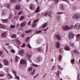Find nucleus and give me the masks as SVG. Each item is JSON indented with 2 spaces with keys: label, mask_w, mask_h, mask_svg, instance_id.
<instances>
[{
  "label": "nucleus",
  "mask_w": 80,
  "mask_h": 80,
  "mask_svg": "<svg viewBox=\"0 0 80 80\" xmlns=\"http://www.w3.org/2000/svg\"><path fill=\"white\" fill-rule=\"evenodd\" d=\"M80 18V14L78 13H77L75 14H73L72 16V18L75 19V20H78Z\"/></svg>",
  "instance_id": "nucleus-1"
},
{
  "label": "nucleus",
  "mask_w": 80,
  "mask_h": 80,
  "mask_svg": "<svg viewBox=\"0 0 80 80\" xmlns=\"http://www.w3.org/2000/svg\"><path fill=\"white\" fill-rule=\"evenodd\" d=\"M74 28H75V30H78L80 28V24L76 23L74 26Z\"/></svg>",
  "instance_id": "nucleus-2"
},
{
  "label": "nucleus",
  "mask_w": 80,
  "mask_h": 80,
  "mask_svg": "<svg viewBox=\"0 0 80 80\" xmlns=\"http://www.w3.org/2000/svg\"><path fill=\"white\" fill-rule=\"evenodd\" d=\"M73 37H74V34L73 33H71L68 35V38L70 40L73 38Z\"/></svg>",
  "instance_id": "nucleus-3"
},
{
  "label": "nucleus",
  "mask_w": 80,
  "mask_h": 80,
  "mask_svg": "<svg viewBox=\"0 0 80 80\" xmlns=\"http://www.w3.org/2000/svg\"><path fill=\"white\" fill-rule=\"evenodd\" d=\"M42 60V58L41 56H38L36 58V62H38V63H39L40 62V60Z\"/></svg>",
  "instance_id": "nucleus-4"
},
{
  "label": "nucleus",
  "mask_w": 80,
  "mask_h": 80,
  "mask_svg": "<svg viewBox=\"0 0 80 80\" xmlns=\"http://www.w3.org/2000/svg\"><path fill=\"white\" fill-rule=\"evenodd\" d=\"M70 27L68 26H62V28L63 30H68L69 29Z\"/></svg>",
  "instance_id": "nucleus-5"
},
{
  "label": "nucleus",
  "mask_w": 80,
  "mask_h": 80,
  "mask_svg": "<svg viewBox=\"0 0 80 80\" xmlns=\"http://www.w3.org/2000/svg\"><path fill=\"white\" fill-rule=\"evenodd\" d=\"M19 54L21 55V56H22V57H23V56H24V55H25V53H24V50H21L19 52Z\"/></svg>",
  "instance_id": "nucleus-6"
},
{
  "label": "nucleus",
  "mask_w": 80,
  "mask_h": 80,
  "mask_svg": "<svg viewBox=\"0 0 80 80\" xmlns=\"http://www.w3.org/2000/svg\"><path fill=\"white\" fill-rule=\"evenodd\" d=\"M59 8L60 10H65V7L63 6V4L61 3L60 4Z\"/></svg>",
  "instance_id": "nucleus-7"
},
{
  "label": "nucleus",
  "mask_w": 80,
  "mask_h": 80,
  "mask_svg": "<svg viewBox=\"0 0 80 80\" xmlns=\"http://www.w3.org/2000/svg\"><path fill=\"white\" fill-rule=\"evenodd\" d=\"M27 58L28 60H30L31 59V58H32V55L28 53H27Z\"/></svg>",
  "instance_id": "nucleus-8"
},
{
  "label": "nucleus",
  "mask_w": 80,
  "mask_h": 80,
  "mask_svg": "<svg viewBox=\"0 0 80 80\" xmlns=\"http://www.w3.org/2000/svg\"><path fill=\"white\" fill-rule=\"evenodd\" d=\"M51 13H52V11H50L48 12V11H47L45 13L44 16L45 17H47L48 15H50V14H51Z\"/></svg>",
  "instance_id": "nucleus-9"
},
{
  "label": "nucleus",
  "mask_w": 80,
  "mask_h": 80,
  "mask_svg": "<svg viewBox=\"0 0 80 80\" xmlns=\"http://www.w3.org/2000/svg\"><path fill=\"white\" fill-rule=\"evenodd\" d=\"M64 50H67V51H69L70 50V47L68 46H66L64 47Z\"/></svg>",
  "instance_id": "nucleus-10"
},
{
  "label": "nucleus",
  "mask_w": 80,
  "mask_h": 80,
  "mask_svg": "<svg viewBox=\"0 0 80 80\" xmlns=\"http://www.w3.org/2000/svg\"><path fill=\"white\" fill-rule=\"evenodd\" d=\"M26 62H27V61L26 60L22 59L20 61V63H21V64H25V63H26Z\"/></svg>",
  "instance_id": "nucleus-11"
},
{
  "label": "nucleus",
  "mask_w": 80,
  "mask_h": 80,
  "mask_svg": "<svg viewBox=\"0 0 80 80\" xmlns=\"http://www.w3.org/2000/svg\"><path fill=\"white\" fill-rule=\"evenodd\" d=\"M30 10H34L35 9V6L34 5L31 4L30 6Z\"/></svg>",
  "instance_id": "nucleus-12"
},
{
  "label": "nucleus",
  "mask_w": 80,
  "mask_h": 80,
  "mask_svg": "<svg viewBox=\"0 0 80 80\" xmlns=\"http://www.w3.org/2000/svg\"><path fill=\"white\" fill-rule=\"evenodd\" d=\"M7 32H3L1 34V37H7Z\"/></svg>",
  "instance_id": "nucleus-13"
},
{
  "label": "nucleus",
  "mask_w": 80,
  "mask_h": 80,
  "mask_svg": "<svg viewBox=\"0 0 80 80\" xmlns=\"http://www.w3.org/2000/svg\"><path fill=\"white\" fill-rule=\"evenodd\" d=\"M26 23H27L26 21H24L22 22L20 24L21 27H24V26H25V25H26Z\"/></svg>",
  "instance_id": "nucleus-14"
},
{
  "label": "nucleus",
  "mask_w": 80,
  "mask_h": 80,
  "mask_svg": "<svg viewBox=\"0 0 80 80\" xmlns=\"http://www.w3.org/2000/svg\"><path fill=\"white\" fill-rule=\"evenodd\" d=\"M4 7L8 8H10V4L9 3L5 4H4Z\"/></svg>",
  "instance_id": "nucleus-15"
},
{
  "label": "nucleus",
  "mask_w": 80,
  "mask_h": 80,
  "mask_svg": "<svg viewBox=\"0 0 80 80\" xmlns=\"http://www.w3.org/2000/svg\"><path fill=\"white\" fill-rule=\"evenodd\" d=\"M56 37L57 38L58 40H61V37H60V35L57 34L56 35Z\"/></svg>",
  "instance_id": "nucleus-16"
},
{
  "label": "nucleus",
  "mask_w": 80,
  "mask_h": 80,
  "mask_svg": "<svg viewBox=\"0 0 80 80\" xmlns=\"http://www.w3.org/2000/svg\"><path fill=\"white\" fill-rule=\"evenodd\" d=\"M4 64L5 65H8V60L6 59H5L4 60Z\"/></svg>",
  "instance_id": "nucleus-17"
},
{
  "label": "nucleus",
  "mask_w": 80,
  "mask_h": 80,
  "mask_svg": "<svg viewBox=\"0 0 80 80\" xmlns=\"http://www.w3.org/2000/svg\"><path fill=\"white\" fill-rule=\"evenodd\" d=\"M0 28L2 29H5V26L3 24H0Z\"/></svg>",
  "instance_id": "nucleus-18"
},
{
  "label": "nucleus",
  "mask_w": 80,
  "mask_h": 80,
  "mask_svg": "<svg viewBox=\"0 0 80 80\" xmlns=\"http://www.w3.org/2000/svg\"><path fill=\"white\" fill-rule=\"evenodd\" d=\"M7 15V12L3 10L2 12L1 13V15L3 16L4 15Z\"/></svg>",
  "instance_id": "nucleus-19"
},
{
  "label": "nucleus",
  "mask_w": 80,
  "mask_h": 80,
  "mask_svg": "<svg viewBox=\"0 0 80 80\" xmlns=\"http://www.w3.org/2000/svg\"><path fill=\"white\" fill-rule=\"evenodd\" d=\"M15 41L18 42V44L19 45H20L21 44V42H20V41H19V40H18V38L16 39L15 40Z\"/></svg>",
  "instance_id": "nucleus-20"
},
{
  "label": "nucleus",
  "mask_w": 80,
  "mask_h": 80,
  "mask_svg": "<svg viewBox=\"0 0 80 80\" xmlns=\"http://www.w3.org/2000/svg\"><path fill=\"white\" fill-rule=\"evenodd\" d=\"M8 77L9 79L12 78V76L9 73H8Z\"/></svg>",
  "instance_id": "nucleus-21"
},
{
  "label": "nucleus",
  "mask_w": 80,
  "mask_h": 80,
  "mask_svg": "<svg viewBox=\"0 0 80 80\" xmlns=\"http://www.w3.org/2000/svg\"><path fill=\"white\" fill-rule=\"evenodd\" d=\"M38 51L40 52H43V50L42 49V48L40 47L38 48Z\"/></svg>",
  "instance_id": "nucleus-22"
},
{
  "label": "nucleus",
  "mask_w": 80,
  "mask_h": 80,
  "mask_svg": "<svg viewBox=\"0 0 80 80\" xmlns=\"http://www.w3.org/2000/svg\"><path fill=\"white\" fill-rule=\"evenodd\" d=\"M5 70L7 73H8V72L10 71V69H9L7 68H5Z\"/></svg>",
  "instance_id": "nucleus-23"
},
{
  "label": "nucleus",
  "mask_w": 80,
  "mask_h": 80,
  "mask_svg": "<svg viewBox=\"0 0 80 80\" xmlns=\"http://www.w3.org/2000/svg\"><path fill=\"white\" fill-rule=\"evenodd\" d=\"M47 25V23L46 22L42 26V27L43 28H45L46 27V26Z\"/></svg>",
  "instance_id": "nucleus-24"
},
{
  "label": "nucleus",
  "mask_w": 80,
  "mask_h": 80,
  "mask_svg": "<svg viewBox=\"0 0 80 80\" xmlns=\"http://www.w3.org/2000/svg\"><path fill=\"white\" fill-rule=\"evenodd\" d=\"M18 60H20V58L18 56H16L15 58V62H17L18 61Z\"/></svg>",
  "instance_id": "nucleus-25"
},
{
  "label": "nucleus",
  "mask_w": 80,
  "mask_h": 80,
  "mask_svg": "<svg viewBox=\"0 0 80 80\" xmlns=\"http://www.w3.org/2000/svg\"><path fill=\"white\" fill-rule=\"evenodd\" d=\"M16 10H20V6L18 5H17L16 7Z\"/></svg>",
  "instance_id": "nucleus-26"
},
{
  "label": "nucleus",
  "mask_w": 80,
  "mask_h": 80,
  "mask_svg": "<svg viewBox=\"0 0 80 80\" xmlns=\"http://www.w3.org/2000/svg\"><path fill=\"white\" fill-rule=\"evenodd\" d=\"M17 0H10V2L12 3H17Z\"/></svg>",
  "instance_id": "nucleus-27"
},
{
  "label": "nucleus",
  "mask_w": 80,
  "mask_h": 80,
  "mask_svg": "<svg viewBox=\"0 0 80 80\" xmlns=\"http://www.w3.org/2000/svg\"><path fill=\"white\" fill-rule=\"evenodd\" d=\"M40 10V7L39 6L38 7V8L37 9L36 11V13H38V12H39V11Z\"/></svg>",
  "instance_id": "nucleus-28"
},
{
  "label": "nucleus",
  "mask_w": 80,
  "mask_h": 80,
  "mask_svg": "<svg viewBox=\"0 0 80 80\" xmlns=\"http://www.w3.org/2000/svg\"><path fill=\"white\" fill-rule=\"evenodd\" d=\"M60 44L59 42H57V47L58 48H60Z\"/></svg>",
  "instance_id": "nucleus-29"
},
{
  "label": "nucleus",
  "mask_w": 80,
  "mask_h": 80,
  "mask_svg": "<svg viewBox=\"0 0 80 80\" xmlns=\"http://www.w3.org/2000/svg\"><path fill=\"white\" fill-rule=\"evenodd\" d=\"M16 37H17V36H16V35H15V34L12 35L11 36V38H16Z\"/></svg>",
  "instance_id": "nucleus-30"
},
{
  "label": "nucleus",
  "mask_w": 80,
  "mask_h": 80,
  "mask_svg": "<svg viewBox=\"0 0 80 80\" xmlns=\"http://www.w3.org/2000/svg\"><path fill=\"white\" fill-rule=\"evenodd\" d=\"M24 18H25V17L22 16L20 18V21H22V20H23V19H24Z\"/></svg>",
  "instance_id": "nucleus-31"
},
{
  "label": "nucleus",
  "mask_w": 80,
  "mask_h": 80,
  "mask_svg": "<svg viewBox=\"0 0 80 80\" xmlns=\"http://www.w3.org/2000/svg\"><path fill=\"white\" fill-rule=\"evenodd\" d=\"M62 55H60L58 57V59L60 61H61V59H62Z\"/></svg>",
  "instance_id": "nucleus-32"
},
{
  "label": "nucleus",
  "mask_w": 80,
  "mask_h": 80,
  "mask_svg": "<svg viewBox=\"0 0 80 80\" xmlns=\"http://www.w3.org/2000/svg\"><path fill=\"white\" fill-rule=\"evenodd\" d=\"M32 31V30H30L28 31H25L26 33H30V32H31Z\"/></svg>",
  "instance_id": "nucleus-33"
},
{
  "label": "nucleus",
  "mask_w": 80,
  "mask_h": 80,
  "mask_svg": "<svg viewBox=\"0 0 80 80\" xmlns=\"http://www.w3.org/2000/svg\"><path fill=\"white\" fill-rule=\"evenodd\" d=\"M2 20L3 22H5V23H7V22H8V20H7V19L4 20L2 19Z\"/></svg>",
  "instance_id": "nucleus-34"
},
{
  "label": "nucleus",
  "mask_w": 80,
  "mask_h": 80,
  "mask_svg": "<svg viewBox=\"0 0 80 80\" xmlns=\"http://www.w3.org/2000/svg\"><path fill=\"white\" fill-rule=\"evenodd\" d=\"M59 52L60 53H63V51L62 50V48H60L59 49Z\"/></svg>",
  "instance_id": "nucleus-35"
},
{
  "label": "nucleus",
  "mask_w": 80,
  "mask_h": 80,
  "mask_svg": "<svg viewBox=\"0 0 80 80\" xmlns=\"http://www.w3.org/2000/svg\"><path fill=\"white\" fill-rule=\"evenodd\" d=\"M12 18V14L10 13L9 15V18L10 19L11 18Z\"/></svg>",
  "instance_id": "nucleus-36"
},
{
  "label": "nucleus",
  "mask_w": 80,
  "mask_h": 80,
  "mask_svg": "<svg viewBox=\"0 0 80 80\" xmlns=\"http://www.w3.org/2000/svg\"><path fill=\"white\" fill-rule=\"evenodd\" d=\"M42 32V30L36 31V33H38V34L39 33H41Z\"/></svg>",
  "instance_id": "nucleus-37"
},
{
  "label": "nucleus",
  "mask_w": 80,
  "mask_h": 80,
  "mask_svg": "<svg viewBox=\"0 0 80 80\" xmlns=\"http://www.w3.org/2000/svg\"><path fill=\"white\" fill-rule=\"evenodd\" d=\"M38 20H39V19H37L35 20L34 21V23H37V22L38 21Z\"/></svg>",
  "instance_id": "nucleus-38"
},
{
  "label": "nucleus",
  "mask_w": 80,
  "mask_h": 80,
  "mask_svg": "<svg viewBox=\"0 0 80 80\" xmlns=\"http://www.w3.org/2000/svg\"><path fill=\"white\" fill-rule=\"evenodd\" d=\"M55 73L57 74V76H58V77H59V76H60V75H59V74L60 73H59V71H58L57 73L55 72Z\"/></svg>",
  "instance_id": "nucleus-39"
},
{
  "label": "nucleus",
  "mask_w": 80,
  "mask_h": 80,
  "mask_svg": "<svg viewBox=\"0 0 80 80\" xmlns=\"http://www.w3.org/2000/svg\"><path fill=\"white\" fill-rule=\"evenodd\" d=\"M77 38H78V39H80V35L78 34V35H77Z\"/></svg>",
  "instance_id": "nucleus-40"
},
{
  "label": "nucleus",
  "mask_w": 80,
  "mask_h": 80,
  "mask_svg": "<svg viewBox=\"0 0 80 80\" xmlns=\"http://www.w3.org/2000/svg\"><path fill=\"white\" fill-rule=\"evenodd\" d=\"M77 7L76 6H74L72 7V9L74 10H75L77 9Z\"/></svg>",
  "instance_id": "nucleus-41"
},
{
  "label": "nucleus",
  "mask_w": 80,
  "mask_h": 80,
  "mask_svg": "<svg viewBox=\"0 0 80 80\" xmlns=\"http://www.w3.org/2000/svg\"><path fill=\"white\" fill-rule=\"evenodd\" d=\"M10 51L12 53H15V51L14 50V49H11Z\"/></svg>",
  "instance_id": "nucleus-42"
},
{
  "label": "nucleus",
  "mask_w": 80,
  "mask_h": 80,
  "mask_svg": "<svg viewBox=\"0 0 80 80\" xmlns=\"http://www.w3.org/2000/svg\"><path fill=\"white\" fill-rule=\"evenodd\" d=\"M32 65L33 67H38V65H37V64H35L33 63Z\"/></svg>",
  "instance_id": "nucleus-43"
},
{
  "label": "nucleus",
  "mask_w": 80,
  "mask_h": 80,
  "mask_svg": "<svg viewBox=\"0 0 80 80\" xmlns=\"http://www.w3.org/2000/svg\"><path fill=\"white\" fill-rule=\"evenodd\" d=\"M74 62H75V60L74 59H72L71 60V63L72 64H73V63H74Z\"/></svg>",
  "instance_id": "nucleus-44"
},
{
  "label": "nucleus",
  "mask_w": 80,
  "mask_h": 80,
  "mask_svg": "<svg viewBox=\"0 0 80 80\" xmlns=\"http://www.w3.org/2000/svg\"><path fill=\"white\" fill-rule=\"evenodd\" d=\"M35 68H34L33 69V71L31 73V74L33 75L34 73H35Z\"/></svg>",
  "instance_id": "nucleus-45"
},
{
  "label": "nucleus",
  "mask_w": 80,
  "mask_h": 80,
  "mask_svg": "<svg viewBox=\"0 0 80 80\" xmlns=\"http://www.w3.org/2000/svg\"><path fill=\"white\" fill-rule=\"evenodd\" d=\"M36 26H37V24H36V23H34L32 24V27H36Z\"/></svg>",
  "instance_id": "nucleus-46"
},
{
  "label": "nucleus",
  "mask_w": 80,
  "mask_h": 80,
  "mask_svg": "<svg viewBox=\"0 0 80 80\" xmlns=\"http://www.w3.org/2000/svg\"><path fill=\"white\" fill-rule=\"evenodd\" d=\"M77 79H78V80H80V74L78 76Z\"/></svg>",
  "instance_id": "nucleus-47"
},
{
  "label": "nucleus",
  "mask_w": 80,
  "mask_h": 80,
  "mask_svg": "<svg viewBox=\"0 0 80 80\" xmlns=\"http://www.w3.org/2000/svg\"><path fill=\"white\" fill-rule=\"evenodd\" d=\"M70 46H71V47H73V43H72V42H70Z\"/></svg>",
  "instance_id": "nucleus-48"
},
{
  "label": "nucleus",
  "mask_w": 80,
  "mask_h": 80,
  "mask_svg": "<svg viewBox=\"0 0 80 80\" xmlns=\"http://www.w3.org/2000/svg\"><path fill=\"white\" fill-rule=\"evenodd\" d=\"M15 77H16V78H17V80H20V79L19 78V77L17 76L16 74H15Z\"/></svg>",
  "instance_id": "nucleus-49"
},
{
  "label": "nucleus",
  "mask_w": 80,
  "mask_h": 80,
  "mask_svg": "<svg viewBox=\"0 0 80 80\" xmlns=\"http://www.w3.org/2000/svg\"><path fill=\"white\" fill-rule=\"evenodd\" d=\"M32 68H31V67L28 68V71H31V70H32Z\"/></svg>",
  "instance_id": "nucleus-50"
},
{
  "label": "nucleus",
  "mask_w": 80,
  "mask_h": 80,
  "mask_svg": "<svg viewBox=\"0 0 80 80\" xmlns=\"http://www.w3.org/2000/svg\"><path fill=\"white\" fill-rule=\"evenodd\" d=\"M62 13H63V12H58L57 13V14H62Z\"/></svg>",
  "instance_id": "nucleus-51"
},
{
  "label": "nucleus",
  "mask_w": 80,
  "mask_h": 80,
  "mask_svg": "<svg viewBox=\"0 0 80 80\" xmlns=\"http://www.w3.org/2000/svg\"><path fill=\"white\" fill-rule=\"evenodd\" d=\"M15 26H13L12 25H11V28H15Z\"/></svg>",
  "instance_id": "nucleus-52"
},
{
  "label": "nucleus",
  "mask_w": 80,
  "mask_h": 80,
  "mask_svg": "<svg viewBox=\"0 0 80 80\" xmlns=\"http://www.w3.org/2000/svg\"><path fill=\"white\" fill-rule=\"evenodd\" d=\"M27 47H28V48H31V49H32V47H31L30 45L29 44L28 45Z\"/></svg>",
  "instance_id": "nucleus-53"
},
{
  "label": "nucleus",
  "mask_w": 80,
  "mask_h": 80,
  "mask_svg": "<svg viewBox=\"0 0 80 80\" xmlns=\"http://www.w3.org/2000/svg\"><path fill=\"white\" fill-rule=\"evenodd\" d=\"M54 1L55 2V3H57L58 2V0H54Z\"/></svg>",
  "instance_id": "nucleus-54"
},
{
  "label": "nucleus",
  "mask_w": 80,
  "mask_h": 80,
  "mask_svg": "<svg viewBox=\"0 0 80 80\" xmlns=\"http://www.w3.org/2000/svg\"><path fill=\"white\" fill-rule=\"evenodd\" d=\"M0 77H4V74H3L0 73Z\"/></svg>",
  "instance_id": "nucleus-55"
},
{
  "label": "nucleus",
  "mask_w": 80,
  "mask_h": 80,
  "mask_svg": "<svg viewBox=\"0 0 80 80\" xmlns=\"http://www.w3.org/2000/svg\"><path fill=\"white\" fill-rule=\"evenodd\" d=\"M73 28V26L72 25H71L70 27V28L69 29V30H70L71 29H72Z\"/></svg>",
  "instance_id": "nucleus-56"
},
{
  "label": "nucleus",
  "mask_w": 80,
  "mask_h": 80,
  "mask_svg": "<svg viewBox=\"0 0 80 80\" xmlns=\"http://www.w3.org/2000/svg\"><path fill=\"white\" fill-rule=\"evenodd\" d=\"M74 52H75V53H78V51L77 50H75L74 51Z\"/></svg>",
  "instance_id": "nucleus-57"
},
{
  "label": "nucleus",
  "mask_w": 80,
  "mask_h": 80,
  "mask_svg": "<svg viewBox=\"0 0 80 80\" xmlns=\"http://www.w3.org/2000/svg\"><path fill=\"white\" fill-rule=\"evenodd\" d=\"M3 53V52L2 51H0V55H2Z\"/></svg>",
  "instance_id": "nucleus-58"
},
{
  "label": "nucleus",
  "mask_w": 80,
  "mask_h": 80,
  "mask_svg": "<svg viewBox=\"0 0 80 80\" xmlns=\"http://www.w3.org/2000/svg\"><path fill=\"white\" fill-rule=\"evenodd\" d=\"M12 73H13L15 74V75H16V72H15V71H12Z\"/></svg>",
  "instance_id": "nucleus-59"
},
{
  "label": "nucleus",
  "mask_w": 80,
  "mask_h": 80,
  "mask_svg": "<svg viewBox=\"0 0 80 80\" xmlns=\"http://www.w3.org/2000/svg\"><path fill=\"white\" fill-rule=\"evenodd\" d=\"M31 21H30L29 22H28V25H30V23H31Z\"/></svg>",
  "instance_id": "nucleus-60"
},
{
  "label": "nucleus",
  "mask_w": 80,
  "mask_h": 80,
  "mask_svg": "<svg viewBox=\"0 0 80 80\" xmlns=\"http://www.w3.org/2000/svg\"><path fill=\"white\" fill-rule=\"evenodd\" d=\"M58 67L59 70H62V68H61V67H60V66L58 65Z\"/></svg>",
  "instance_id": "nucleus-61"
},
{
  "label": "nucleus",
  "mask_w": 80,
  "mask_h": 80,
  "mask_svg": "<svg viewBox=\"0 0 80 80\" xmlns=\"http://www.w3.org/2000/svg\"><path fill=\"white\" fill-rule=\"evenodd\" d=\"M48 28H47L46 29H45L43 30V31H47V30H48Z\"/></svg>",
  "instance_id": "nucleus-62"
},
{
  "label": "nucleus",
  "mask_w": 80,
  "mask_h": 80,
  "mask_svg": "<svg viewBox=\"0 0 80 80\" xmlns=\"http://www.w3.org/2000/svg\"><path fill=\"white\" fill-rule=\"evenodd\" d=\"M25 44H23L22 45L21 47H25Z\"/></svg>",
  "instance_id": "nucleus-63"
},
{
  "label": "nucleus",
  "mask_w": 80,
  "mask_h": 80,
  "mask_svg": "<svg viewBox=\"0 0 80 80\" xmlns=\"http://www.w3.org/2000/svg\"><path fill=\"white\" fill-rule=\"evenodd\" d=\"M25 35L24 34H22L21 36L23 38L24 37H25Z\"/></svg>",
  "instance_id": "nucleus-64"
}]
</instances>
